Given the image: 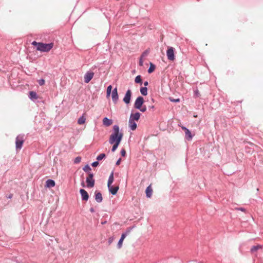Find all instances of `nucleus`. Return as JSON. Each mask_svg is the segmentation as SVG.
<instances>
[{
  "label": "nucleus",
  "mask_w": 263,
  "mask_h": 263,
  "mask_svg": "<svg viewBox=\"0 0 263 263\" xmlns=\"http://www.w3.org/2000/svg\"><path fill=\"white\" fill-rule=\"evenodd\" d=\"M123 137V133L120 130V127L118 125H114L112 127V133L109 138V143L112 144L114 143H120Z\"/></svg>",
  "instance_id": "f257e3e1"
},
{
  "label": "nucleus",
  "mask_w": 263,
  "mask_h": 263,
  "mask_svg": "<svg viewBox=\"0 0 263 263\" xmlns=\"http://www.w3.org/2000/svg\"><path fill=\"white\" fill-rule=\"evenodd\" d=\"M33 46L36 47V49L37 50L41 51L47 52L49 51L53 46V43H43L42 42H37L35 41H33L31 43Z\"/></svg>",
  "instance_id": "f03ea898"
},
{
  "label": "nucleus",
  "mask_w": 263,
  "mask_h": 263,
  "mask_svg": "<svg viewBox=\"0 0 263 263\" xmlns=\"http://www.w3.org/2000/svg\"><path fill=\"white\" fill-rule=\"evenodd\" d=\"M94 175L92 173H89L88 176L86 179L87 186L89 188L93 187L95 185V180L93 179Z\"/></svg>",
  "instance_id": "7ed1b4c3"
},
{
  "label": "nucleus",
  "mask_w": 263,
  "mask_h": 263,
  "mask_svg": "<svg viewBox=\"0 0 263 263\" xmlns=\"http://www.w3.org/2000/svg\"><path fill=\"white\" fill-rule=\"evenodd\" d=\"M175 49L172 47H168L166 50V56L168 60L173 61L175 59Z\"/></svg>",
  "instance_id": "20e7f679"
},
{
  "label": "nucleus",
  "mask_w": 263,
  "mask_h": 263,
  "mask_svg": "<svg viewBox=\"0 0 263 263\" xmlns=\"http://www.w3.org/2000/svg\"><path fill=\"white\" fill-rule=\"evenodd\" d=\"M24 140L23 136H17L15 139V148L16 149L22 148Z\"/></svg>",
  "instance_id": "39448f33"
},
{
  "label": "nucleus",
  "mask_w": 263,
  "mask_h": 263,
  "mask_svg": "<svg viewBox=\"0 0 263 263\" xmlns=\"http://www.w3.org/2000/svg\"><path fill=\"white\" fill-rule=\"evenodd\" d=\"M144 102V99L141 96L138 97L134 103V107L136 109H140Z\"/></svg>",
  "instance_id": "423d86ee"
},
{
  "label": "nucleus",
  "mask_w": 263,
  "mask_h": 263,
  "mask_svg": "<svg viewBox=\"0 0 263 263\" xmlns=\"http://www.w3.org/2000/svg\"><path fill=\"white\" fill-rule=\"evenodd\" d=\"M132 97V91L130 89H128L123 98V101L126 104H129Z\"/></svg>",
  "instance_id": "0eeeda50"
},
{
  "label": "nucleus",
  "mask_w": 263,
  "mask_h": 263,
  "mask_svg": "<svg viewBox=\"0 0 263 263\" xmlns=\"http://www.w3.org/2000/svg\"><path fill=\"white\" fill-rule=\"evenodd\" d=\"M111 98L114 104H116L119 99L117 87H115L111 92Z\"/></svg>",
  "instance_id": "6e6552de"
},
{
  "label": "nucleus",
  "mask_w": 263,
  "mask_h": 263,
  "mask_svg": "<svg viewBox=\"0 0 263 263\" xmlns=\"http://www.w3.org/2000/svg\"><path fill=\"white\" fill-rule=\"evenodd\" d=\"M79 192L81 196L82 200L87 201L89 197V194L87 193V192L83 189H81Z\"/></svg>",
  "instance_id": "1a4fd4ad"
},
{
  "label": "nucleus",
  "mask_w": 263,
  "mask_h": 263,
  "mask_svg": "<svg viewBox=\"0 0 263 263\" xmlns=\"http://www.w3.org/2000/svg\"><path fill=\"white\" fill-rule=\"evenodd\" d=\"M94 76V73L93 72L91 71H88L87 72L84 77V82L86 83H88L93 78V77Z\"/></svg>",
  "instance_id": "9d476101"
},
{
  "label": "nucleus",
  "mask_w": 263,
  "mask_h": 263,
  "mask_svg": "<svg viewBox=\"0 0 263 263\" xmlns=\"http://www.w3.org/2000/svg\"><path fill=\"white\" fill-rule=\"evenodd\" d=\"M95 199L96 202L100 203L103 200L102 195L100 192L96 191L95 192Z\"/></svg>",
  "instance_id": "9b49d317"
},
{
  "label": "nucleus",
  "mask_w": 263,
  "mask_h": 263,
  "mask_svg": "<svg viewBox=\"0 0 263 263\" xmlns=\"http://www.w3.org/2000/svg\"><path fill=\"white\" fill-rule=\"evenodd\" d=\"M29 98L33 102H35L36 100L39 98L37 93L33 91H30L29 92Z\"/></svg>",
  "instance_id": "f8f14e48"
},
{
  "label": "nucleus",
  "mask_w": 263,
  "mask_h": 263,
  "mask_svg": "<svg viewBox=\"0 0 263 263\" xmlns=\"http://www.w3.org/2000/svg\"><path fill=\"white\" fill-rule=\"evenodd\" d=\"M108 189L111 194L115 195L117 193L119 187L118 186H113L112 185H110L109 187H108Z\"/></svg>",
  "instance_id": "ddd939ff"
},
{
  "label": "nucleus",
  "mask_w": 263,
  "mask_h": 263,
  "mask_svg": "<svg viewBox=\"0 0 263 263\" xmlns=\"http://www.w3.org/2000/svg\"><path fill=\"white\" fill-rule=\"evenodd\" d=\"M55 185V182L53 179H49L46 181L45 187L47 188L54 187Z\"/></svg>",
  "instance_id": "4468645a"
},
{
  "label": "nucleus",
  "mask_w": 263,
  "mask_h": 263,
  "mask_svg": "<svg viewBox=\"0 0 263 263\" xmlns=\"http://www.w3.org/2000/svg\"><path fill=\"white\" fill-rule=\"evenodd\" d=\"M141 114L139 112H136L135 114H131L129 119H132L133 121H138L140 119Z\"/></svg>",
  "instance_id": "2eb2a0df"
},
{
  "label": "nucleus",
  "mask_w": 263,
  "mask_h": 263,
  "mask_svg": "<svg viewBox=\"0 0 263 263\" xmlns=\"http://www.w3.org/2000/svg\"><path fill=\"white\" fill-rule=\"evenodd\" d=\"M153 193V189L151 187V185H148L145 190L146 197L147 198H151Z\"/></svg>",
  "instance_id": "dca6fc26"
},
{
  "label": "nucleus",
  "mask_w": 263,
  "mask_h": 263,
  "mask_svg": "<svg viewBox=\"0 0 263 263\" xmlns=\"http://www.w3.org/2000/svg\"><path fill=\"white\" fill-rule=\"evenodd\" d=\"M112 123V120L109 119L107 117H105L103 119V124L106 126H109Z\"/></svg>",
  "instance_id": "f3484780"
},
{
  "label": "nucleus",
  "mask_w": 263,
  "mask_h": 263,
  "mask_svg": "<svg viewBox=\"0 0 263 263\" xmlns=\"http://www.w3.org/2000/svg\"><path fill=\"white\" fill-rule=\"evenodd\" d=\"M137 123L135 121H133L132 119H129V127L131 130H135L137 128Z\"/></svg>",
  "instance_id": "a211bd4d"
},
{
  "label": "nucleus",
  "mask_w": 263,
  "mask_h": 263,
  "mask_svg": "<svg viewBox=\"0 0 263 263\" xmlns=\"http://www.w3.org/2000/svg\"><path fill=\"white\" fill-rule=\"evenodd\" d=\"M125 237H126V234H122L121 236L120 239L119 240L118 244H117V247L118 249H120L122 247L123 241Z\"/></svg>",
  "instance_id": "6ab92c4d"
},
{
  "label": "nucleus",
  "mask_w": 263,
  "mask_h": 263,
  "mask_svg": "<svg viewBox=\"0 0 263 263\" xmlns=\"http://www.w3.org/2000/svg\"><path fill=\"white\" fill-rule=\"evenodd\" d=\"M113 181H114V172L112 171L111 173H110V174L109 176L108 179L107 186L109 187L110 185H111V184L112 183Z\"/></svg>",
  "instance_id": "aec40b11"
},
{
  "label": "nucleus",
  "mask_w": 263,
  "mask_h": 263,
  "mask_svg": "<svg viewBox=\"0 0 263 263\" xmlns=\"http://www.w3.org/2000/svg\"><path fill=\"white\" fill-rule=\"evenodd\" d=\"M156 68V66L152 62L149 63V67L147 70V72L148 73H152L155 70Z\"/></svg>",
  "instance_id": "412c9836"
},
{
  "label": "nucleus",
  "mask_w": 263,
  "mask_h": 263,
  "mask_svg": "<svg viewBox=\"0 0 263 263\" xmlns=\"http://www.w3.org/2000/svg\"><path fill=\"white\" fill-rule=\"evenodd\" d=\"M185 139L188 140H191L193 138V135L191 133V132L189 129L187 132L185 133Z\"/></svg>",
  "instance_id": "4be33fe9"
},
{
  "label": "nucleus",
  "mask_w": 263,
  "mask_h": 263,
  "mask_svg": "<svg viewBox=\"0 0 263 263\" xmlns=\"http://www.w3.org/2000/svg\"><path fill=\"white\" fill-rule=\"evenodd\" d=\"M86 121V117L83 115L81 116L78 120V123L80 125L83 124Z\"/></svg>",
  "instance_id": "5701e85b"
},
{
  "label": "nucleus",
  "mask_w": 263,
  "mask_h": 263,
  "mask_svg": "<svg viewBox=\"0 0 263 263\" xmlns=\"http://www.w3.org/2000/svg\"><path fill=\"white\" fill-rule=\"evenodd\" d=\"M140 91L142 96H146L147 95V88L146 87H142L140 89Z\"/></svg>",
  "instance_id": "b1692460"
},
{
  "label": "nucleus",
  "mask_w": 263,
  "mask_h": 263,
  "mask_svg": "<svg viewBox=\"0 0 263 263\" xmlns=\"http://www.w3.org/2000/svg\"><path fill=\"white\" fill-rule=\"evenodd\" d=\"M135 82L137 84L141 85L142 84V81L140 75H138L136 77L135 79Z\"/></svg>",
  "instance_id": "393cba45"
},
{
  "label": "nucleus",
  "mask_w": 263,
  "mask_h": 263,
  "mask_svg": "<svg viewBox=\"0 0 263 263\" xmlns=\"http://www.w3.org/2000/svg\"><path fill=\"white\" fill-rule=\"evenodd\" d=\"M83 170L85 172L89 174V173H90V171L91 170V168L88 164H86L83 167Z\"/></svg>",
  "instance_id": "a878e982"
},
{
  "label": "nucleus",
  "mask_w": 263,
  "mask_h": 263,
  "mask_svg": "<svg viewBox=\"0 0 263 263\" xmlns=\"http://www.w3.org/2000/svg\"><path fill=\"white\" fill-rule=\"evenodd\" d=\"M106 155L104 153H101L97 157V160L99 161L102 160L103 159L105 158Z\"/></svg>",
  "instance_id": "bb28decb"
},
{
  "label": "nucleus",
  "mask_w": 263,
  "mask_h": 263,
  "mask_svg": "<svg viewBox=\"0 0 263 263\" xmlns=\"http://www.w3.org/2000/svg\"><path fill=\"white\" fill-rule=\"evenodd\" d=\"M135 227V226H133L132 227H128L126 229L125 232L123 233L122 234H125L126 236L132 231V230Z\"/></svg>",
  "instance_id": "cd10ccee"
},
{
  "label": "nucleus",
  "mask_w": 263,
  "mask_h": 263,
  "mask_svg": "<svg viewBox=\"0 0 263 263\" xmlns=\"http://www.w3.org/2000/svg\"><path fill=\"white\" fill-rule=\"evenodd\" d=\"M111 89H112V86L111 85H110L107 88V90H106L107 97H108L110 96L111 92Z\"/></svg>",
  "instance_id": "c85d7f7f"
},
{
  "label": "nucleus",
  "mask_w": 263,
  "mask_h": 263,
  "mask_svg": "<svg viewBox=\"0 0 263 263\" xmlns=\"http://www.w3.org/2000/svg\"><path fill=\"white\" fill-rule=\"evenodd\" d=\"M120 143H114L113 146L111 148V152H114L118 147Z\"/></svg>",
  "instance_id": "c756f323"
},
{
  "label": "nucleus",
  "mask_w": 263,
  "mask_h": 263,
  "mask_svg": "<svg viewBox=\"0 0 263 263\" xmlns=\"http://www.w3.org/2000/svg\"><path fill=\"white\" fill-rule=\"evenodd\" d=\"M259 248H260V246L259 245L253 246L251 249V252H254L255 251H256Z\"/></svg>",
  "instance_id": "7c9ffc66"
},
{
  "label": "nucleus",
  "mask_w": 263,
  "mask_h": 263,
  "mask_svg": "<svg viewBox=\"0 0 263 263\" xmlns=\"http://www.w3.org/2000/svg\"><path fill=\"white\" fill-rule=\"evenodd\" d=\"M81 159H82V158L80 156H78L74 159V160L73 161V163L74 164H78L81 162Z\"/></svg>",
  "instance_id": "2f4dec72"
},
{
  "label": "nucleus",
  "mask_w": 263,
  "mask_h": 263,
  "mask_svg": "<svg viewBox=\"0 0 263 263\" xmlns=\"http://www.w3.org/2000/svg\"><path fill=\"white\" fill-rule=\"evenodd\" d=\"M149 50H147V49L145 50L144 51H143L142 52L140 57H142V58H143L144 57H146L148 55V54L149 53Z\"/></svg>",
  "instance_id": "473e14b6"
},
{
  "label": "nucleus",
  "mask_w": 263,
  "mask_h": 263,
  "mask_svg": "<svg viewBox=\"0 0 263 263\" xmlns=\"http://www.w3.org/2000/svg\"><path fill=\"white\" fill-rule=\"evenodd\" d=\"M194 95L195 97H198L200 96V93L198 89L194 91Z\"/></svg>",
  "instance_id": "72a5a7b5"
},
{
  "label": "nucleus",
  "mask_w": 263,
  "mask_h": 263,
  "mask_svg": "<svg viewBox=\"0 0 263 263\" xmlns=\"http://www.w3.org/2000/svg\"><path fill=\"white\" fill-rule=\"evenodd\" d=\"M38 83L40 85L42 86V85H44V84L45 83V81L44 79H41L38 81Z\"/></svg>",
  "instance_id": "f704fd0d"
},
{
  "label": "nucleus",
  "mask_w": 263,
  "mask_h": 263,
  "mask_svg": "<svg viewBox=\"0 0 263 263\" xmlns=\"http://www.w3.org/2000/svg\"><path fill=\"white\" fill-rule=\"evenodd\" d=\"M169 100L172 102H176V103H177V102H179L180 101V99L179 98L173 99V98H170Z\"/></svg>",
  "instance_id": "c9c22d12"
},
{
  "label": "nucleus",
  "mask_w": 263,
  "mask_h": 263,
  "mask_svg": "<svg viewBox=\"0 0 263 263\" xmlns=\"http://www.w3.org/2000/svg\"><path fill=\"white\" fill-rule=\"evenodd\" d=\"M146 109L147 108H146V106L144 105V106H142L140 109H138L140 111L144 112L146 111Z\"/></svg>",
  "instance_id": "e433bc0d"
},
{
  "label": "nucleus",
  "mask_w": 263,
  "mask_h": 263,
  "mask_svg": "<svg viewBox=\"0 0 263 263\" xmlns=\"http://www.w3.org/2000/svg\"><path fill=\"white\" fill-rule=\"evenodd\" d=\"M99 161L97 160V161H96L93 162L91 163V166H92V167H97V166H98L99 165Z\"/></svg>",
  "instance_id": "4c0bfd02"
},
{
  "label": "nucleus",
  "mask_w": 263,
  "mask_h": 263,
  "mask_svg": "<svg viewBox=\"0 0 263 263\" xmlns=\"http://www.w3.org/2000/svg\"><path fill=\"white\" fill-rule=\"evenodd\" d=\"M121 155L122 157H125L126 155V151L124 149H122L121 151Z\"/></svg>",
  "instance_id": "58836bf2"
},
{
  "label": "nucleus",
  "mask_w": 263,
  "mask_h": 263,
  "mask_svg": "<svg viewBox=\"0 0 263 263\" xmlns=\"http://www.w3.org/2000/svg\"><path fill=\"white\" fill-rule=\"evenodd\" d=\"M143 58H142V57H140L139 58V65L140 66H142L143 64Z\"/></svg>",
  "instance_id": "ea45409f"
},
{
  "label": "nucleus",
  "mask_w": 263,
  "mask_h": 263,
  "mask_svg": "<svg viewBox=\"0 0 263 263\" xmlns=\"http://www.w3.org/2000/svg\"><path fill=\"white\" fill-rule=\"evenodd\" d=\"M121 161V158H119V159L117 160V161H116V165H119L120 164Z\"/></svg>",
  "instance_id": "a19ab883"
},
{
  "label": "nucleus",
  "mask_w": 263,
  "mask_h": 263,
  "mask_svg": "<svg viewBox=\"0 0 263 263\" xmlns=\"http://www.w3.org/2000/svg\"><path fill=\"white\" fill-rule=\"evenodd\" d=\"M181 128L184 131L185 133L189 130V129L187 127L183 126H181Z\"/></svg>",
  "instance_id": "79ce46f5"
},
{
  "label": "nucleus",
  "mask_w": 263,
  "mask_h": 263,
  "mask_svg": "<svg viewBox=\"0 0 263 263\" xmlns=\"http://www.w3.org/2000/svg\"><path fill=\"white\" fill-rule=\"evenodd\" d=\"M112 240H113V237H109L108 239V243L110 244L112 242Z\"/></svg>",
  "instance_id": "37998d69"
},
{
  "label": "nucleus",
  "mask_w": 263,
  "mask_h": 263,
  "mask_svg": "<svg viewBox=\"0 0 263 263\" xmlns=\"http://www.w3.org/2000/svg\"><path fill=\"white\" fill-rule=\"evenodd\" d=\"M148 85V81H145L144 82V87H146Z\"/></svg>",
  "instance_id": "c03bdc74"
},
{
  "label": "nucleus",
  "mask_w": 263,
  "mask_h": 263,
  "mask_svg": "<svg viewBox=\"0 0 263 263\" xmlns=\"http://www.w3.org/2000/svg\"><path fill=\"white\" fill-rule=\"evenodd\" d=\"M148 108L149 109H154L155 108V106L154 105H150L148 106Z\"/></svg>",
  "instance_id": "a18cd8bd"
},
{
  "label": "nucleus",
  "mask_w": 263,
  "mask_h": 263,
  "mask_svg": "<svg viewBox=\"0 0 263 263\" xmlns=\"http://www.w3.org/2000/svg\"><path fill=\"white\" fill-rule=\"evenodd\" d=\"M238 210L241 211H245V209L243 208H239L238 209Z\"/></svg>",
  "instance_id": "49530a36"
},
{
  "label": "nucleus",
  "mask_w": 263,
  "mask_h": 263,
  "mask_svg": "<svg viewBox=\"0 0 263 263\" xmlns=\"http://www.w3.org/2000/svg\"><path fill=\"white\" fill-rule=\"evenodd\" d=\"M90 211L91 212V213H93L95 212V210H94V208L91 207L90 208Z\"/></svg>",
  "instance_id": "de8ad7c7"
},
{
  "label": "nucleus",
  "mask_w": 263,
  "mask_h": 263,
  "mask_svg": "<svg viewBox=\"0 0 263 263\" xmlns=\"http://www.w3.org/2000/svg\"><path fill=\"white\" fill-rule=\"evenodd\" d=\"M81 185H82V186H83V187H85V183H84V181H82V182H81Z\"/></svg>",
  "instance_id": "09e8293b"
},
{
  "label": "nucleus",
  "mask_w": 263,
  "mask_h": 263,
  "mask_svg": "<svg viewBox=\"0 0 263 263\" xmlns=\"http://www.w3.org/2000/svg\"><path fill=\"white\" fill-rule=\"evenodd\" d=\"M12 197V194H10L7 198L11 199Z\"/></svg>",
  "instance_id": "8fccbe9b"
},
{
  "label": "nucleus",
  "mask_w": 263,
  "mask_h": 263,
  "mask_svg": "<svg viewBox=\"0 0 263 263\" xmlns=\"http://www.w3.org/2000/svg\"><path fill=\"white\" fill-rule=\"evenodd\" d=\"M106 223V221H102V222H101V224H105Z\"/></svg>",
  "instance_id": "3c124183"
},
{
  "label": "nucleus",
  "mask_w": 263,
  "mask_h": 263,
  "mask_svg": "<svg viewBox=\"0 0 263 263\" xmlns=\"http://www.w3.org/2000/svg\"><path fill=\"white\" fill-rule=\"evenodd\" d=\"M151 101H152L153 102H155V100H154L153 98H152V99H151Z\"/></svg>",
  "instance_id": "603ef678"
}]
</instances>
